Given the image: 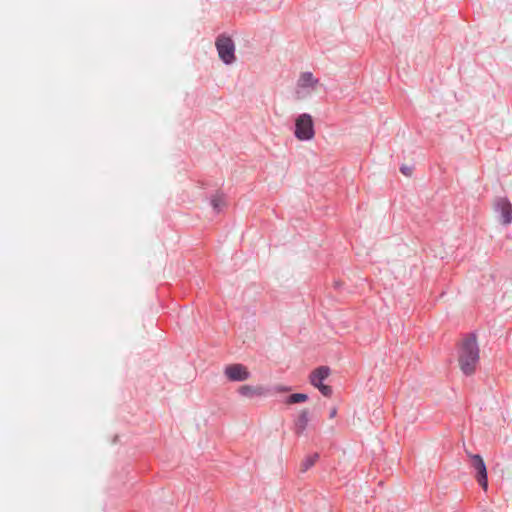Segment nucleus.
<instances>
[{
  "instance_id": "f257e3e1",
  "label": "nucleus",
  "mask_w": 512,
  "mask_h": 512,
  "mask_svg": "<svg viewBox=\"0 0 512 512\" xmlns=\"http://www.w3.org/2000/svg\"><path fill=\"white\" fill-rule=\"evenodd\" d=\"M479 347L475 335H467L460 343L458 363L465 375H472L476 371L480 359Z\"/></svg>"
},
{
  "instance_id": "f03ea898",
  "label": "nucleus",
  "mask_w": 512,
  "mask_h": 512,
  "mask_svg": "<svg viewBox=\"0 0 512 512\" xmlns=\"http://www.w3.org/2000/svg\"><path fill=\"white\" fill-rule=\"evenodd\" d=\"M295 137L300 141L312 140L315 136L314 122L308 113L300 114L295 119Z\"/></svg>"
},
{
  "instance_id": "7ed1b4c3",
  "label": "nucleus",
  "mask_w": 512,
  "mask_h": 512,
  "mask_svg": "<svg viewBox=\"0 0 512 512\" xmlns=\"http://www.w3.org/2000/svg\"><path fill=\"white\" fill-rule=\"evenodd\" d=\"M216 48L220 59L224 63L231 64L235 61V46L229 37L219 36L216 40Z\"/></svg>"
},
{
  "instance_id": "20e7f679",
  "label": "nucleus",
  "mask_w": 512,
  "mask_h": 512,
  "mask_svg": "<svg viewBox=\"0 0 512 512\" xmlns=\"http://www.w3.org/2000/svg\"><path fill=\"white\" fill-rule=\"evenodd\" d=\"M330 369L326 366H321L315 369L310 375V383L319 389V391L326 397L332 395V388L324 385L323 381L329 376Z\"/></svg>"
},
{
  "instance_id": "39448f33",
  "label": "nucleus",
  "mask_w": 512,
  "mask_h": 512,
  "mask_svg": "<svg viewBox=\"0 0 512 512\" xmlns=\"http://www.w3.org/2000/svg\"><path fill=\"white\" fill-rule=\"evenodd\" d=\"M224 375L229 381L242 382L250 378V372L246 366L240 363L225 366Z\"/></svg>"
},
{
  "instance_id": "423d86ee",
  "label": "nucleus",
  "mask_w": 512,
  "mask_h": 512,
  "mask_svg": "<svg viewBox=\"0 0 512 512\" xmlns=\"http://www.w3.org/2000/svg\"><path fill=\"white\" fill-rule=\"evenodd\" d=\"M472 466L476 470V479L479 485L486 491L488 488L487 469L483 458L478 455H472Z\"/></svg>"
},
{
  "instance_id": "0eeeda50",
  "label": "nucleus",
  "mask_w": 512,
  "mask_h": 512,
  "mask_svg": "<svg viewBox=\"0 0 512 512\" xmlns=\"http://www.w3.org/2000/svg\"><path fill=\"white\" fill-rule=\"evenodd\" d=\"M495 209L500 212L503 224L508 225L512 222V204L508 199H497L495 201Z\"/></svg>"
},
{
  "instance_id": "6e6552de",
  "label": "nucleus",
  "mask_w": 512,
  "mask_h": 512,
  "mask_svg": "<svg viewBox=\"0 0 512 512\" xmlns=\"http://www.w3.org/2000/svg\"><path fill=\"white\" fill-rule=\"evenodd\" d=\"M238 393L245 398L261 397L266 394V390L262 386L242 385L238 388Z\"/></svg>"
},
{
  "instance_id": "1a4fd4ad",
  "label": "nucleus",
  "mask_w": 512,
  "mask_h": 512,
  "mask_svg": "<svg viewBox=\"0 0 512 512\" xmlns=\"http://www.w3.org/2000/svg\"><path fill=\"white\" fill-rule=\"evenodd\" d=\"M309 423V411L307 409H303L298 414L297 418L294 421V432L297 436H301Z\"/></svg>"
},
{
  "instance_id": "9d476101",
  "label": "nucleus",
  "mask_w": 512,
  "mask_h": 512,
  "mask_svg": "<svg viewBox=\"0 0 512 512\" xmlns=\"http://www.w3.org/2000/svg\"><path fill=\"white\" fill-rule=\"evenodd\" d=\"M317 84L318 80L310 72L302 73L298 79V86L301 88H315Z\"/></svg>"
},
{
  "instance_id": "9b49d317",
  "label": "nucleus",
  "mask_w": 512,
  "mask_h": 512,
  "mask_svg": "<svg viewBox=\"0 0 512 512\" xmlns=\"http://www.w3.org/2000/svg\"><path fill=\"white\" fill-rule=\"evenodd\" d=\"M318 458L319 455L317 453L306 456L300 464L301 472L309 470L317 462Z\"/></svg>"
},
{
  "instance_id": "f8f14e48",
  "label": "nucleus",
  "mask_w": 512,
  "mask_h": 512,
  "mask_svg": "<svg viewBox=\"0 0 512 512\" xmlns=\"http://www.w3.org/2000/svg\"><path fill=\"white\" fill-rule=\"evenodd\" d=\"M308 399V396L303 393H295L288 397L287 403L288 404H295V403H301L305 402Z\"/></svg>"
},
{
  "instance_id": "ddd939ff",
  "label": "nucleus",
  "mask_w": 512,
  "mask_h": 512,
  "mask_svg": "<svg viewBox=\"0 0 512 512\" xmlns=\"http://www.w3.org/2000/svg\"><path fill=\"white\" fill-rule=\"evenodd\" d=\"M211 204L213 206V208L219 212L224 206H225V200L223 198V196L221 195H215L212 200H211Z\"/></svg>"
},
{
  "instance_id": "4468645a",
  "label": "nucleus",
  "mask_w": 512,
  "mask_h": 512,
  "mask_svg": "<svg viewBox=\"0 0 512 512\" xmlns=\"http://www.w3.org/2000/svg\"><path fill=\"white\" fill-rule=\"evenodd\" d=\"M337 414V409L335 407H333L331 410H330V418H334Z\"/></svg>"
},
{
  "instance_id": "2eb2a0df",
  "label": "nucleus",
  "mask_w": 512,
  "mask_h": 512,
  "mask_svg": "<svg viewBox=\"0 0 512 512\" xmlns=\"http://www.w3.org/2000/svg\"><path fill=\"white\" fill-rule=\"evenodd\" d=\"M401 171H402V173H404L405 175H409V174H410V173H409V171H408V169L402 168V169H401Z\"/></svg>"
},
{
  "instance_id": "dca6fc26",
  "label": "nucleus",
  "mask_w": 512,
  "mask_h": 512,
  "mask_svg": "<svg viewBox=\"0 0 512 512\" xmlns=\"http://www.w3.org/2000/svg\"><path fill=\"white\" fill-rule=\"evenodd\" d=\"M401 171H402V173H404L405 175H409V174H410V173H409V171H408V169L402 168V169H401Z\"/></svg>"
}]
</instances>
